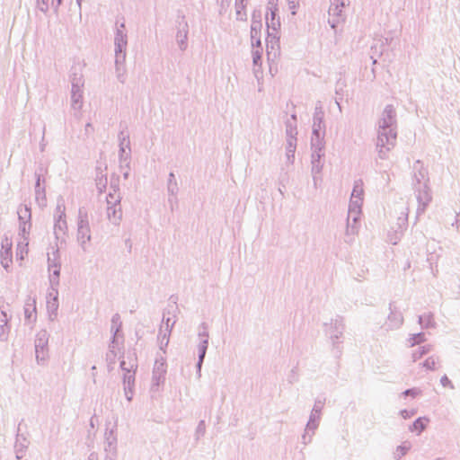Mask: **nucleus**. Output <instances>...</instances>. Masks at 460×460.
Here are the masks:
<instances>
[{"instance_id": "f8f14e48", "label": "nucleus", "mask_w": 460, "mask_h": 460, "mask_svg": "<svg viewBox=\"0 0 460 460\" xmlns=\"http://www.w3.org/2000/svg\"><path fill=\"white\" fill-rule=\"evenodd\" d=\"M412 186H420L424 184H429V178L427 168L424 166L423 163L420 160L415 161L412 166Z\"/></svg>"}, {"instance_id": "ea45409f", "label": "nucleus", "mask_w": 460, "mask_h": 460, "mask_svg": "<svg viewBox=\"0 0 460 460\" xmlns=\"http://www.w3.org/2000/svg\"><path fill=\"white\" fill-rule=\"evenodd\" d=\"M288 7L292 10V14H296V9L298 7L299 0H288Z\"/></svg>"}, {"instance_id": "b1692460", "label": "nucleus", "mask_w": 460, "mask_h": 460, "mask_svg": "<svg viewBox=\"0 0 460 460\" xmlns=\"http://www.w3.org/2000/svg\"><path fill=\"white\" fill-rule=\"evenodd\" d=\"M119 160L120 168L125 166L128 169L131 161V149L123 147L119 148Z\"/></svg>"}, {"instance_id": "aec40b11", "label": "nucleus", "mask_w": 460, "mask_h": 460, "mask_svg": "<svg viewBox=\"0 0 460 460\" xmlns=\"http://www.w3.org/2000/svg\"><path fill=\"white\" fill-rule=\"evenodd\" d=\"M324 134H325V132H317V129L313 130L312 138H311L312 150H323L324 149V146H325Z\"/></svg>"}, {"instance_id": "393cba45", "label": "nucleus", "mask_w": 460, "mask_h": 460, "mask_svg": "<svg viewBox=\"0 0 460 460\" xmlns=\"http://www.w3.org/2000/svg\"><path fill=\"white\" fill-rule=\"evenodd\" d=\"M296 116L291 115L290 119L286 122V136L287 137H296Z\"/></svg>"}, {"instance_id": "79ce46f5", "label": "nucleus", "mask_w": 460, "mask_h": 460, "mask_svg": "<svg viewBox=\"0 0 460 460\" xmlns=\"http://www.w3.org/2000/svg\"><path fill=\"white\" fill-rule=\"evenodd\" d=\"M295 153L296 151H286V155H287V161L288 164H293L294 161H295Z\"/></svg>"}, {"instance_id": "4d7b16f0", "label": "nucleus", "mask_w": 460, "mask_h": 460, "mask_svg": "<svg viewBox=\"0 0 460 460\" xmlns=\"http://www.w3.org/2000/svg\"><path fill=\"white\" fill-rule=\"evenodd\" d=\"M58 251L56 250L55 252H53V256L56 257V255H58Z\"/></svg>"}, {"instance_id": "8fccbe9b", "label": "nucleus", "mask_w": 460, "mask_h": 460, "mask_svg": "<svg viewBox=\"0 0 460 460\" xmlns=\"http://www.w3.org/2000/svg\"><path fill=\"white\" fill-rule=\"evenodd\" d=\"M90 129H93V128H92V124H91V123H86V125H85V127H84L85 133H86V134H89Z\"/></svg>"}, {"instance_id": "bf43d9fd", "label": "nucleus", "mask_w": 460, "mask_h": 460, "mask_svg": "<svg viewBox=\"0 0 460 460\" xmlns=\"http://www.w3.org/2000/svg\"><path fill=\"white\" fill-rule=\"evenodd\" d=\"M410 393H411V391H410V390H407V391L405 392V394H409Z\"/></svg>"}, {"instance_id": "7ed1b4c3", "label": "nucleus", "mask_w": 460, "mask_h": 460, "mask_svg": "<svg viewBox=\"0 0 460 460\" xmlns=\"http://www.w3.org/2000/svg\"><path fill=\"white\" fill-rule=\"evenodd\" d=\"M128 47V31L126 30L125 22H117L115 24L114 32V52L115 57H118L119 62H121L123 57H126Z\"/></svg>"}, {"instance_id": "ddd939ff", "label": "nucleus", "mask_w": 460, "mask_h": 460, "mask_svg": "<svg viewBox=\"0 0 460 460\" xmlns=\"http://www.w3.org/2000/svg\"><path fill=\"white\" fill-rule=\"evenodd\" d=\"M278 0H269L268 5H269V11L266 15V24L269 29H271L275 31H277L280 28V21L279 18L277 17V12H278V6H277Z\"/></svg>"}, {"instance_id": "f3484780", "label": "nucleus", "mask_w": 460, "mask_h": 460, "mask_svg": "<svg viewBox=\"0 0 460 460\" xmlns=\"http://www.w3.org/2000/svg\"><path fill=\"white\" fill-rule=\"evenodd\" d=\"M36 183H35V199L40 206L46 205V191L45 186L41 185V181L44 182V179H42V175L39 172H35Z\"/></svg>"}, {"instance_id": "58836bf2", "label": "nucleus", "mask_w": 460, "mask_h": 460, "mask_svg": "<svg viewBox=\"0 0 460 460\" xmlns=\"http://www.w3.org/2000/svg\"><path fill=\"white\" fill-rule=\"evenodd\" d=\"M423 365H424V367H427V369L432 370L436 367L437 361L434 358H429L425 360Z\"/></svg>"}, {"instance_id": "0eeeda50", "label": "nucleus", "mask_w": 460, "mask_h": 460, "mask_svg": "<svg viewBox=\"0 0 460 460\" xmlns=\"http://www.w3.org/2000/svg\"><path fill=\"white\" fill-rule=\"evenodd\" d=\"M360 217H350L349 214L346 219V227L344 231L343 241L347 244L354 243L360 229Z\"/></svg>"}, {"instance_id": "bb28decb", "label": "nucleus", "mask_w": 460, "mask_h": 460, "mask_svg": "<svg viewBox=\"0 0 460 460\" xmlns=\"http://www.w3.org/2000/svg\"><path fill=\"white\" fill-rule=\"evenodd\" d=\"M29 244V234H26L25 236H19V241L17 243V257H19L21 260L23 259V254L27 253V247Z\"/></svg>"}, {"instance_id": "20e7f679", "label": "nucleus", "mask_w": 460, "mask_h": 460, "mask_svg": "<svg viewBox=\"0 0 460 460\" xmlns=\"http://www.w3.org/2000/svg\"><path fill=\"white\" fill-rule=\"evenodd\" d=\"M364 189L363 182L359 181H356L354 182L353 190L350 195L349 210L348 214L350 217L354 216H361L362 213V204L364 199Z\"/></svg>"}, {"instance_id": "603ef678", "label": "nucleus", "mask_w": 460, "mask_h": 460, "mask_svg": "<svg viewBox=\"0 0 460 460\" xmlns=\"http://www.w3.org/2000/svg\"><path fill=\"white\" fill-rule=\"evenodd\" d=\"M284 188H285V185H284V184H282V183H280V184H279V193H280L282 196H284V190H283V189H284Z\"/></svg>"}, {"instance_id": "c85d7f7f", "label": "nucleus", "mask_w": 460, "mask_h": 460, "mask_svg": "<svg viewBox=\"0 0 460 460\" xmlns=\"http://www.w3.org/2000/svg\"><path fill=\"white\" fill-rule=\"evenodd\" d=\"M429 422V420L428 418H425V417L419 418L413 422L411 430L416 432L417 434H420L421 431H423L426 429Z\"/></svg>"}, {"instance_id": "49530a36", "label": "nucleus", "mask_w": 460, "mask_h": 460, "mask_svg": "<svg viewBox=\"0 0 460 460\" xmlns=\"http://www.w3.org/2000/svg\"><path fill=\"white\" fill-rule=\"evenodd\" d=\"M217 2L223 9L229 6L231 0H217Z\"/></svg>"}, {"instance_id": "6e6552de", "label": "nucleus", "mask_w": 460, "mask_h": 460, "mask_svg": "<svg viewBox=\"0 0 460 460\" xmlns=\"http://www.w3.org/2000/svg\"><path fill=\"white\" fill-rule=\"evenodd\" d=\"M19 219V236L30 234L31 228V211L27 205H21L17 210Z\"/></svg>"}, {"instance_id": "09e8293b", "label": "nucleus", "mask_w": 460, "mask_h": 460, "mask_svg": "<svg viewBox=\"0 0 460 460\" xmlns=\"http://www.w3.org/2000/svg\"><path fill=\"white\" fill-rule=\"evenodd\" d=\"M245 8V4H242V3H235V10H241V11H243Z\"/></svg>"}, {"instance_id": "9d476101", "label": "nucleus", "mask_w": 460, "mask_h": 460, "mask_svg": "<svg viewBox=\"0 0 460 460\" xmlns=\"http://www.w3.org/2000/svg\"><path fill=\"white\" fill-rule=\"evenodd\" d=\"M397 128L396 110L392 104H387L378 119L377 128Z\"/></svg>"}, {"instance_id": "2eb2a0df", "label": "nucleus", "mask_w": 460, "mask_h": 460, "mask_svg": "<svg viewBox=\"0 0 460 460\" xmlns=\"http://www.w3.org/2000/svg\"><path fill=\"white\" fill-rule=\"evenodd\" d=\"M188 34L189 25L188 22L182 18L181 22H179L176 32V43L181 51L187 49L188 47Z\"/></svg>"}, {"instance_id": "2f4dec72", "label": "nucleus", "mask_w": 460, "mask_h": 460, "mask_svg": "<svg viewBox=\"0 0 460 460\" xmlns=\"http://www.w3.org/2000/svg\"><path fill=\"white\" fill-rule=\"evenodd\" d=\"M120 203V195L116 190L113 193H109L107 196V206L108 205H119Z\"/></svg>"}, {"instance_id": "4c0bfd02", "label": "nucleus", "mask_w": 460, "mask_h": 460, "mask_svg": "<svg viewBox=\"0 0 460 460\" xmlns=\"http://www.w3.org/2000/svg\"><path fill=\"white\" fill-rule=\"evenodd\" d=\"M323 155V150H312L311 161H322Z\"/></svg>"}, {"instance_id": "72a5a7b5", "label": "nucleus", "mask_w": 460, "mask_h": 460, "mask_svg": "<svg viewBox=\"0 0 460 460\" xmlns=\"http://www.w3.org/2000/svg\"><path fill=\"white\" fill-rule=\"evenodd\" d=\"M312 168H311V173L312 174H321L323 163L322 161H311Z\"/></svg>"}, {"instance_id": "4468645a", "label": "nucleus", "mask_w": 460, "mask_h": 460, "mask_svg": "<svg viewBox=\"0 0 460 460\" xmlns=\"http://www.w3.org/2000/svg\"><path fill=\"white\" fill-rule=\"evenodd\" d=\"M167 192L168 203L170 204L171 209L173 210L174 206L178 203L177 195L179 192V186L173 172H170L168 175Z\"/></svg>"}, {"instance_id": "f704fd0d", "label": "nucleus", "mask_w": 460, "mask_h": 460, "mask_svg": "<svg viewBox=\"0 0 460 460\" xmlns=\"http://www.w3.org/2000/svg\"><path fill=\"white\" fill-rule=\"evenodd\" d=\"M296 137H287L286 151H296Z\"/></svg>"}, {"instance_id": "473e14b6", "label": "nucleus", "mask_w": 460, "mask_h": 460, "mask_svg": "<svg viewBox=\"0 0 460 460\" xmlns=\"http://www.w3.org/2000/svg\"><path fill=\"white\" fill-rule=\"evenodd\" d=\"M429 349H430V346L429 345L422 346V347L417 349L412 353L413 359L414 360L420 359V358H422L423 355L428 353L429 351Z\"/></svg>"}, {"instance_id": "423d86ee", "label": "nucleus", "mask_w": 460, "mask_h": 460, "mask_svg": "<svg viewBox=\"0 0 460 460\" xmlns=\"http://www.w3.org/2000/svg\"><path fill=\"white\" fill-rule=\"evenodd\" d=\"M66 207L63 202H58L56 207L54 215V234L58 239L61 235H65L67 232V223L66 219Z\"/></svg>"}, {"instance_id": "37998d69", "label": "nucleus", "mask_w": 460, "mask_h": 460, "mask_svg": "<svg viewBox=\"0 0 460 460\" xmlns=\"http://www.w3.org/2000/svg\"><path fill=\"white\" fill-rule=\"evenodd\" d=\"M313 176V181L314 188H317L318 185L322 182V177L321 174H312Z\"/></svg>"}, {"instance_id": "13d9d810", "label": "nucleus", "mask_w": 460, "mask_h": 460, "mask_svg": "<svg viewBox=\"0 0 460 460\" xmlns=\"http://www.w3.org/2000/svg\"><path fill=\"white\" fill-rule=\"evenodd\" d=\"M81 2H82V0H76V3L78 4L79 6L81 5Z\"/></svg>"}, {"instance_id": "dca6fc26", "label": "nucleus", "mask_w": 460, "mask_h": 460, "mask_svg": "<svg viewBox=\"0 0 460 460\" xmlns=\"http://www.w3.org/2000/svg\"><path fill=\"white\" fill-rule=\"evenodd\" d=\"M2 249L0 252V259L2 266L7 270L12 264V241L7 236L3 238L1 243Z\"/></svg>"}, {"instance_id": "c756f323", "label": "nucleus", "mask_w": 460, "mask_h": 460, "mask_svg": "<svg viewBox=\"0 0 460 460\" xmlns=\"http://www.w3.org/2000/svg\"><path fill=\"white\" fill-rule=\"evenodd\" d=\"M119 148H130V140H129V135L128 132L120 131L119 134Z\"/></svg>"}, {"instance_id": "a19ab883", "label": "nucleus", "mask_w": 460, "mask_h": 460, "mask_svg": "<svg viewBox=\"0 0 460 460\" xmlns=\"http://www.w3.org/2000/svg\"><path fill=\"white\" fill-rule=\"evenodd\" d=\"M252 49H258L262 50L261 41L260 38H256L254 40H252Z\"/></svg>"}, {"instance_id": "c03bdc74", "label": "nucleus", "mask_w": 460, "mask_h": 460, "mask_svg": "<svg viewBox=\"0 0 460 460\" xmlns=\"http://www.w3.org/2000/svg\"><path fill=\"white\" fill-rule=\"evenodd\" d=\"M415 414V412L413 411H407V410H404L401 412V415L402 416V418L404 419H408V418H411V416H413Z\"/></svg>"}, {"instance_id": "c9c22d12", "label": "nucleus", "mask_w": 460, "mask_h": 460, "mask_svg": "<svg viewBox=\"0 0 460 460\" xmlns=\"http://www.w3.org/2000/svg\"><path fill=\"white\" fill-rule=\"evenodd\" d=\"M425 341L424 336L420 333L414 335L412 338L409 340L411 346H414L416 344H420Z\"/></svg>"}, {"instance_id": "5fc2aeb1", "label": "nucleus", "mask_w": 460, "mask_h": 460, "mask_svg": "<svg viewBox=\"0 0 460 460\" xmlns=\"http://www.w3.org/2000/svg\"><path fill=\"white\" fill-rule=\"evenodd\" d=\"M410 267H411L410 262H409V261H406V264H405V266H404V270H405L406 268H410Z\"/></svg>"}, {"instance_id": "412c9836", "label": "nucleus", "mask_w": 460, "mask_h": 460, "mask_svg": "<svg viewBox=\"0 0 460 460\" xmlns=\"http://www.w3.org/2000/svg\"><path fill=\"white\" fill-rule=\"evenodd\" d=\"M49 281L51 286L58 284L60 266L55 262V259L52 261L49 256Z\"/></svg>"}, {"instance_id": "864d4df0", "label": "nucleus", "mask_w": 460, "mask_h": 460, "mask_svg": "<svg viewBox=\"0 0 460 460\" xmlns=\"http://www.w3.org/2000/svg\"><path fill=\"white\" fill-rule=\"evenodd\" d=\"M247 0H235V3L245 4Z\"/></svg>"}, {"instance_id": "39448f33", "label": "nucleus", "mask_w": 460, "mask_h": 460, "mask_svg": "<svg viewBox=\"0 0 460 460\" xmlns=\"http://www.w3.org/2000/svg\"><path fill=\"white\" fill-rule=\"evenodd\" d=\"M84 84L82 75H73L71 79V108L75 111H80L83 106Z\"/></svg>"}, {"instance_id": "cd10ccee", "label": "nucleus", "mask_w": 460, "mask_h": 460, "mask_svg": "<svg viewBox=\"0 0 460 460\" xmlns=\"http://www.w3.org/2000/svg\"><path fill=\"white\" fill-rule=\"evenodd\" d=\"M402 235V230H396L394 226H392L387 234V242L395 245L401 241Z\"/></svg>"}, {"instance_id": "a878e982", "label": "nucleus", "mask_w": 460, "mask_h": 460, "mask_svg": "<svg viewBox=\"0 0 460 460\" xmlns=\"http://www.w3.org/2000/svg\"><path fill=\"white\" fill-rule=\"evenodd\" d=\"M261 56H262L261 49H255L252 50V63H253V73L256 76L261 71Z\"/></svg>"}, {"instance_id": "9b49d317", "label": "nucleus", "mask_w": 460, "mask_h": 460, "mask_svg": "<svg viewBox=\"0 0 460 460\" xmlns=\"http://www.w3.org/2000/svg\"><path fill=\"white\" fill-rule=\"evenodd\" d=\"M348 4L349 3L339 0H334L331 4L328 11L330 16L328 22L332 29H335L337 25L343 21V8Z\"/></svg>"}, {"instance_id": "4be33fe9", "label": "nucleus", "mask_w": 460, "mask_h": 460, "mask_svg": "<svg viewBox=\"0 0 460 460\" xmlns=\"http://www.w3.org/2000/svg\"><path fill=\"white\" fill-rule=\"evenodd\" d=\"M408 215L409 209L408 208H403L397 217L396 223L394 226L396 230H402L403 234L408 226Z\"/></svg>"}, {"instance_id": "052dcab7", "label": "nucleus", "mask_w": 460, "mask_h": 460, "mask_svg": "<svg viewBox=\"0 0 460 460\" xmlns=\"http://www.w3.org/2000/svg\"><path fill=\"white\" fill-rule=\"evenodd\" d=\"M337 104H338L339 109L341 110V104L339 102H337Z\"/></svg>"}, {"instance_id": "7c9ffc66", "label": "nucleus", "mask_w": 460, "mask_h": 460, "mask_svg": "<svg viewBox=\"0 0 460 460\" xmlns=\"http://www.w3.org/2000/svg\"><path fill=\"white\" fill-rule=\"evenodd\" d=\"M261 29V23L259 21L252 20V25H251V39L252 40H254L258 34L260 33Z\"/></svg>"}, {"instance_id": "f257e3e1", "label": "nucleus", "mask_w": 460, "mask_h": 460, "mask_svg": "<svg viewBox=\"0 0 460 460\" xmlns=\"http://www.w3.org/2000/svg\"><path fill=\"white\" fill-rule=\"evenodd\" d=\"M397 128H377L376 147L378 156L386 159L388 153L395 146Z\"/></svg>"}, {"instance_id": "a211bd4d", "label": "nucleus", "mask_w": 460, "mask_h": 460, "mask_svg": "<svg viewBox=\"0 0 460 460\" xmlns=\"http://www.w3.org/2000/svg\"><path fill=\"white\" fill-rule=\"evenodd\" d=\"M324 112L321 102H319L314 109L313 118V130L317 129V132H325V125L323 122Z\"/></svg>"}, {"instance_id": "5701e85b", "label": "nucleus", "mask_w": 460, "mask_h": 460, "mask_svg": "<svg viewBox=\"0 0 460 460\" xmlns=\"http://www.w3.org/2000/svg\"><path fill=\"white\" fill-rule=\"evenodd\" d=\"M125 60H126V57H123L122 61L119 62L118 57H115L116 76L121 84H125V82H126V68L124 66Z\"/></svg>"}, {"instance_id": "3c124183", "label": "nucleus", "mask_w": 460, "mask_h": 460, "mask_svg": "<svg viewBox=\"0 0 460 460\" xmlns=\"http://www.w3.org/2000/svg\"><path fill=\"white\" fill-rule=\"evenodd\" d=\"M56 2L55 8L57 9L62 3V0H52V4L54 5Z\"/></svg>"}, {"instance_id": "e2e57ef3", "label": "nucleus", "mask_w": 460, "mask_h": 460, "mask_svg": "<svg viewBox=\"0 0 460 460\" xmlns=\"http://www.w3.org/2000/svg\"><path fill=\"white\" fill-rule=\"evenodd\" d=\"M459 2H460V0H459Z\"/></svg>"}, {"instance_id": "a18cd8bd", "label": "nucleus", "mask_w": 460, "mask_h": 460, "mask_svg": "<svg viewBox=\"0 0 460 460\" xmlns=\"http://www.w3.org/2000/svg\"><path fill=\"white\" fill-rule=\"evenodd\" d=\"M236 19L237 20H240V21H243L245 19V13L243 11H241V10H236Z\"/></svg>"}, {"instance_id": "de8ad7c7", "label": "nucleus", "mask_w": 460, "mask_h": 460, "mask_svg": "<svg viewBox=\"0 0 460 460\" xmlns=\"http://www.w3.org/2000/svg\"><path fill=\"white\" fill-rule=\"evenodd\" d=\"M122 171H123V178L124 179H128V176H129V169H130V166L128 168H126L125 166L123 168H120Z\"/></svg>"}, {"instance_id": "680f3d73", "label": "nucleus", "mask_w": 460, "mask_h": 460, "mask_svg": "<svg viewBox=\"0 0 460 460\" xmlns=\"http://www.w3.org/2000/svg\"><path fill=\"white\" fill-rule=\"evenodd\" d=\"M45 130H46V128H43V133L45 132ZM43 138H44V137H42V139H43Z\"/></svg>"}, {"instance_id": "6ab92c4d", "label": "nucleus", "mask_w": 460, "mask_h": 460, "mask_svg": "<svg viewBox=\"0 0 460 460\" xmlns=\"http://www.w3.org/2000/svg\"><path fill=\"white\" fill-rule=\"evenodd\" d=\"M107 217L110 222L115 226L119 225L122 218V210L120 204L107 206Z\"/></svg>"}, {"instance_id": "6e6d98bb", "label": "nucleus", "mask_w": 460, "mask_h": 460, "mask_svg": "<svg viewBox=\"0 0 460 460\" xmlns=\"http://www.w3.org/2000/svg\"><path fill=\"white\" fill-rule=\"evenodd\" d=\"M44 148H45V145H44V144H41V145H40V150H41V151H44Z\"/></svg>"}, {"instance_id": "1a4fd4ad", "label": "nucleus", "mask_w": 460, "mask_h": 460, "mask_svg": "<svg viewBox=\"0 0 460 460\" xmlns=\"http://www.w3.org/2000/svg\"><path fill=\"white\" fill-rule=\"evenodd\" d=\"M418 201L417 215L422 214L432 199L429 184L413 187Z\"/></svg>"}, {"instance_id": "f03ea898", "label": "nucleus", "mask_w": 460, "mask_h": 460, "mask_svg": "<svg viewBox=\"0 0 460 460\" xmlns=\"http://www.w3.org/2000/svg\"><path fill=\"white\" fill-rule=\"evenodd\" d=\"M76 239L84 252L87 251V243L91 241V228L88 213L84 208L78 209Z\"/></svg>"}, {"instance_id": "e433bc0d", "label": "nucleus", "mask_w": 460, "mask_h": 460, "mask_svg": "<svg viewBox=\"0 0 460 460\" xmlns=\"http://www.w3.org/2000/svg\"><path fill=\"white\" fill-rule=\"evenodd\" d=\"M37 8L42 13H47L49 10V0H37Z\"/></svg>"}]
</instances>
